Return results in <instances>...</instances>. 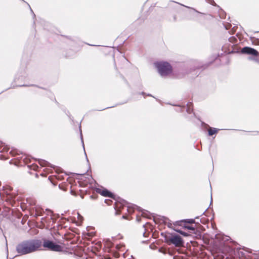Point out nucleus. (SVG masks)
Segmentation results:
<instances>
[{"mask_svg": "<svg viewBox=\"0 0 259 259\" xmlns=\"http://www.w3.org/2000/svg\"><path fill=\"white\" fill-rule=\"evenodd\" d=\"M41 247V242L40 240H31L19 243L16 250L18 253L23 255L38 250Z\"/></svg>", "mask_w": 259, "mask_h": 259, "instance_id": "obj_1", "label": "nucleus"}, {"mask_svg": "<svg viewBox=\"0 0 259 259\" xmlns=\"http://www.w3.org/2000/svg\"><path fill=\"white\" fill-rule=\"evenodd\" d=\"M164 238V242L168 245H174L176 247H181L184 246V241L183 238L175 233H161Z\"/></svg>", "mask_w": 259, "mask_h": 259, "instance_id": "obj_2", "label": "nucleus"}, {"mask_svg": "<svg viewBox=\"0 0 259 259\" xmlns=\"http://www.w3.org/2000/svg\"><path fill=\"white\" fill-rule=\"evenodd\" d=\"M155 65L161 76H165L171 72L172 68L170 64L167 62H157Z\"/></svg>", "mask_w": 259, "mask_h": 259, "instance_id": "obj_3", "label": "nucleus"}, {"mask_svg": "<svg viewBox=\"0 0 259 259\" xmlns=\"http://www.w3.org/2000/svg\"><path fill=\"white\" fill-rule=\"evenodd\" d=\"M43 246L44 247L47 248L52 251H61L62 250V247L61 246L49 240L45 241Z\"/></svg>", "mask_w": 259, "mask_h": 259, "instance_id": "obj_4", "label": "nucleus"}, {"mask_svg": "<svg viewBox=\"0 0 259 259\" xmlns=\"http://www.w3.org/2000/svg\"><path fill=\"white\" fill-rule=\"evenodd\" d=\"M241 52L243 54H250L257 56L258 54V52L255 49L250 47H244L241 50Z\"/></svg>", "mask_w": 259, "mask_h": 259, "instance_id": "obj_5", "label": "nucleus"}, {"mask_svg": "<svg viewBox=\"0 0 259 259\" xmlns=\"http://www.w3.org/2000/svg\"><path fill=\"white\" fill-rule=\"evenodd\" d=\"M97 192L103 196L113 198V195L112 193L106 189L99 190Z\"/></svg>", "mask_w": 259, "mask_h": 259, "instance_id": "obj_6", "label": "nucleus"}, {"mask_svg": "<svg viewBox=\"0 0 259 259\" xmlns=\"http://www.w3.org/2000/svg\"><path fill=\"white\" fill-rule=\"evenodd\" d=\"M218 131V130L216 128H210L208 131V134L209 136H212L213 134L217 133Z\"/></svg>", "mask_w": 259, "mask_h": 259, "instance_id": "obj_7", "label": "nucleus"}, {"mask_svg": "<svg viewBox=\"0 0 259 259\" xmlns=\"http://www.w3.org/2000/svg\"><path fill=\"white\" fill-rule=\"evenodd\" d=\"M176 231L177 232H178L179 233H180V234H181V235H183L184 236H189L188 233H186V232H184V231H183L182 230H176Z\"/></svg>", "mask_w": 259, "mask_h": 259, "instance_id": "obj_8", "label": "nucleus"}, {"mask_svg": "<svg viewBox=\"0 0 259 259\" xmlns=\"http://www.w3.org/2000/svg\"><path fill=\"white\" fill-rule=\"evenodd\" d=\"M184 228L187 229H188V230H195V228L192 226H184Z\"/></svg>", "mask_w": 259, "mask_h": 259, "instance_id": "obj_9", "label": "nucleus"}, {"mask_svg": "<svg viewBox=\"0 0 259 259\" xmlns=\"http://www.w3.org/2000/svg\"><path fill=\"white\" fill-rule=\"evenodd\" d=\"M185 222H187L189 224H192V223H194V220L193 219H189V220H185Z\"/></svg>", "mask_w": 259, "mask_h": 259, "instance_id": "obj_10", "label": "nucleus"}, {"mask_svg": "<svg viewBox=\"0 0 259 259\" xmlns=\"http://www.w3.org/2000/svg\"><path fill=\"white\" fill-rule=\"evenodd\" d=\"M77 215H78V219L79 220H80L81 218H82L79 214L77 213Z\"/></svg>", "mask_w": 259, "mask_h": 259, "instance_id": "obj_11", "label": "nucleus"}, {"mask_svg": "<svg viewBox=\"0 0 259 259\" xmlns=\"http://www.w3.org/2000/svg\"><path fill=\"white\" fill-rule=\"evenodd\" d=\"M42 163H45V161H42V162L40 163V165H42Z\"/></svg>", "mask_w": 259, "mask_h": 259, "instance_id": "obj_12", "label": "nucleus"}]
</instances>
